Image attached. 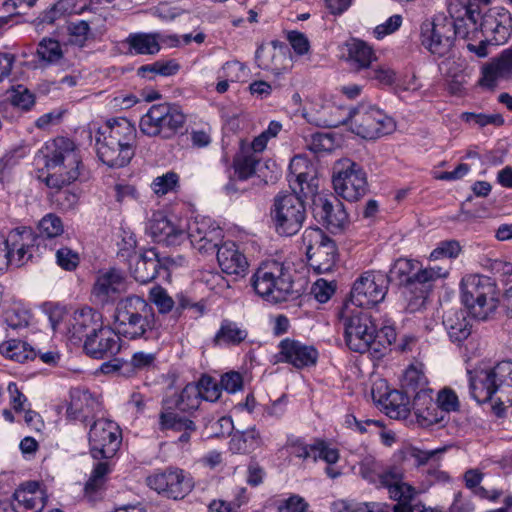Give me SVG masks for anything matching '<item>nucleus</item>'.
I'll return each instance as SVG.
<instances>
[{
  "mask_svg": "<svg viewBox=\"0 0 512 512\" xmlns=\"http://www.w3.org/2000/svg\"><path fill=\"white\" fill-rule=\"evenodd\" d=\"M180 69V65L174 61H156L152 64L143 65L138 68V75L145 76L146 72L156 73L161 76H172Z\"/></svg>",
  "mask_w": 512,
  "mask_h": 512,
  "instance_id": "48",
  "label": "nucleus"
},
{
  "mask_svg": "<svg viewBox=\"0 0 512 512\" xmlns=\"http://www.w3.org/2000/svg\"><path fill=\"white\" fill-rule=\"evenodd\" d=\"M467 372L470 394L478 403L491 400L499 392L500 403L512 405V361H501L494 366L480 364Z\"/></svg>",
  "mask_w": 512,
  "mask_h": 512,
  "instance_id": "6",
  "label": "nucleus"
},
{
  "mask_svg": "<svg viewBox=\"0 0 512 512\" xmlns=\"http://www.w3.org/2000/svg\"><path fill=\"white\" fill-rule=\"evenodd\" d=\"M161 268L158 254L155 250L150 249L136 257V261L131 267V273L137 282L146 284L157 277Z\"/></svg>",
  "mask_w": 512,
  "mask_h": 512,
  "instance_id": "33",
  "label": "nucleus"
},
{
  "mask_svg": "<svg viewBox=\"0 0 512 512\" xmlns=\"http://www.w3.org/2000/svg\"><path fill=\"white\" fill-rule=\"evenodd\" d=\"M327 127L336 128L349 124L350 130L368 140L380 138L395 130L394 120L382 110L370 105H358L340 119L325 120Z\"/></svg>",
  "mask_w": 512,
  "mask_h": 512,
  "instance_id": "8",
  "label": "nucleus"
},
{
  "mask_svg": "<svg viewBox=\"0 0 512 512\" xmlns=\"http://www.w3.org/2000/svg\"><path fill=\"white\" fill-rule=\"evenodd\" d=\"M39 231L41 236H46L47 238L59 236L63 232L62 221L58 216L48 214L40 221Z\"/></svg>",
  "mask_w": 512,
  "mask_h": 512,
  "instance_id": "56",
  "label": "nucleus"
},
{
  "mask_svg": "<svg viewBox=\"0 0 512 512\" xmlns=\"http://www.w3.org/2000/svg\"><path fill=\"white\" fill-rule=\"evenodd\" d=\"M247 337L248 331L245 327L235 321L224 319L213 338V343L215 346H238Z\"/></svg>",
  "mask_w": 512,
  "mask_h": 512,
  "instance_id": "36",
  "label": "nucleus"
},
{
  "mask_svg": "<svg viewBox=\"0 0 512 512\" xmlns=\"http://www.w3.org/2000/svg\"><path fill=\"white\" fill-rule=\"evenodd\" d=\"M468 310L451 308L443 315V325L450 340L460 344L471 334V324L467 318Z\"/></svg>",
  "mask_w": 512,
  "mask_h": 512,
  "instance_id": "30",
  "label": "nucleus"
},
{
  "mask_svg": "<svg viewBox=\"0 0 512 512\" xmlns=\"http://www.w3.org/2000/svg\"><path fill=\"white\" fill-rule=\"evenodd\" d=\"M461 251V247L456 240H446L439 243V245L431 252V259L440 258H455Z\"/></svg>",
  "mask_w": 512,
  "mask_h": 512,
  "instance_id": "61",
  "label": "nucleus"
},
{
  "mask_svg": "<svg viewBox=\"0 0 512 512\" xmlns=\"http://www.w3.org/2000/svg\"><path fill=\"white\" fill-rule=\"evenodd\" d=\"M0 350L3 355L17 362H25L36 356L34 349L20 340L6 341L0 345Z\"/></svg>",
  "mask_w": 512,
  "mask_h": 512,
  "instance_id": "41",
  "label": "nucleus"
},
{
  "mask_svg": "<svg viewBox=\"0 0 512 512\" xmlns=\"http://www.w3.org/2000/svg\"><path fill=\"white\" fill-rule=\"evenodd\" d=\"M302 166L308 168V162L301 156H295L289 165L290 173L295 176V183L299 187L297 194L304 193V185L310 186L308 182L309 173L302 170Z\"/></svg>",
  "mask_w": 512,
  "mask_h": 512,
  "instance_id": "51",
  "label": "nucleus"
},
{
  "mask_svg": "<svg viewBox=\"0 0 512 512\" xmlns=\"http://www.w3.org/2000/svg\"><path fill=\"white\" fill-rule=\"evenodd\" d=\"M402 389L412 397L417 391L427 389V379L425 375L414 367L407 369L404 373Z\"/></svg>",
  "mask_w": 512,
  "mask_h": 512,
  "instance_id": "45",
  "label": "nucleus"
},
{
  "mask_svg": "<svg viewBox=\"0 0 512 512\" xmlns=\"http://www.w3.org/2000/svg\"><path fill=\"white\" fill-rule=\"evenodd\" d=\"M30 319L31 314L25 309L12 308L5 312V322L8 327L14 330L27 327Z\"/></svg>",
  "mask_w": 512,
  "mask_h": 512,
  "instance_id": "58",
  "label": "nucleus"
},
{
  "mask_svg": "<svg viewBox=\"0 0 512 512\" xmlns=\"http://www.w3.org/2000/svg\"><path fill=\"white\" fill-rule=\"evenodd\" d=\"M96 135L110 141L111 144L124 146L128 151L134 152L137 147V130L132 122L126 118H114L100 127Z\"/></svg>",
  "mask_w": 512,
  "mask_h": 512,
  "instance_id": "21",
  "label": "nucleus"
},
{
  "mask_svg": "<svg viewBox=\"0 0 512 512\" xmlns=\"http://www.w3.org/2000/svg\"><path fill=\"white\" fill-rule=\"evenodd\" d=\"M56 262L62 269L66 271H73L78 267L80 263V257L77 252L70 248L64 247L57 250Z\"/></svg>",
  "mask_w": 512,
  "mask_h": 512,
  "instance_id": "59",
  "label": "nucleus"
},
{
  "mask_svg": "<svg viewBox=\"0 0 512 512\" xmlns=\"http://www.w3.org/2000/svg\"><path fill=\"white\" fill-rule=\"evenodd\" d=\"M348 61L356 70H368L371 63L376 60L372 47L364 41L353 39L347 44Z\"/></svg>",
  "mask_w": 512,
  "mask_h": 512,
  "instance_id": "37",
  "label": "nucleus"
},
{
  "mask_svg": "<svg viewBox=\"0 0 512 512\" xmlns=\"http://www.w3.org/2000/svg\"><path fill=\"white\" fill-rule=\"evenodd\" d=\"M222 239L223 231L220 227H216L206 233L205 237L201 239L200 244H193L192 246L200 253H214L221 246Z\"/></svg>",
  "mask_w": 512,
  "mask_h": 512,
  "instance_id": "52",
  "label": "nucleus"
},
{
  "mask_svg": "<svg viewBox=\"0 0 512 512\" xmlns=\"http://www.w3.org/2000/svg\"><path fill=\"white\" fill-rule=\"evenodd\" d=\"M411 396L402 390H392L381 397L380 402L386 410V414L394 419H406L411 414Z\"/></svg>",
  "mask_w": 512,
  "mask_h": 512,
  "instance_id": "35",
  "label": "nucleus"
},
{
  "mask_svg": "<svg viewBox=\"0 0 512 512\" xmlns=\"http://www.w3.org/2000/svg\"><path fill=\"white\" fill-rule=\"evenodd\" d=\"M150 300L156 305L160 314L169 313L173 311L175 307V301L161 286L153 287L150 290Z\"/></svg>",
  "mask_w": 512,
  "mask_h": 512,
  "instance_id": "53",
  "label": "nucleus"
},
{
  "mask_svg": "<svg viewBox=\"0 0 512 512\" xmlns=\"http://www.w3.org/2000/svg\"><path fill=\"white\" fill-rule=\"evenodd\" d=\"M417 423L424 428L440 424L445 421L444 411L439 408L436 402L433 406L424 409L423 412L415 414Z\"/></svg>",
  "mask_w": 512,
  "mask_h": 512,
  "instance_id": "50",
  "label": "nucleus"
},
{
  "mask_svg": "<svg viewBox=\"0 0 512 512\" xmlns=\"http://www.w3.org/2000/svg\"><path fill=\"white\" fill-rule=\"evenodd\" d=\"M439 408L444 411V416L449 412H455L459 409V400L455 392L451 389H443L438 392L437 400L435 401Z\"/></svg>",
  "mask_w": 512,
  "mask_h": 512,
  "instance_id": "60",
  "label": "nucleus"
},
{
  "mask_svg": "<svg viewBox=\"0 0 512 512\" xmlns=\"http://www.w3.org/2000/svg\"><path fill=\"white\" fill-rule=\"evenodd\" d=\"M101 315L91 308H84L74 312L70 322V332L72 337L81 340L83 337L94 335L102 328Z\"/></svg>",
  "mask_w": 512,
  "mask_h": 512,
  "instance_id": "32",
  "label": "nucleus"
},
{
  "mask_svg": "<svg viewBox=\"0 0 512 512\" xmlns=\"http://www.w3.org/2000/svg\"><path fill=\"white\" fill-rule=\"evenodd\" d=\"M278 347L279 352L274 356L275 363H289L295 368L302 369L314 366L317 362L318 352L313 346L285 338L280 341Z\"/></svg>",
  "mask_w": 512,
  "mask_h": 512,
  "instance_id": "20",
  "label": "nucleus"
},
{
  "mask_svg": "<svg viewBox=\"0 0 512 512\" xmlns=\"http://www.w3.org/2000/svg\"><path fill=\"white\" fill-rule=\"evenodd\" d=\"M461 0H450L448 12L450 17L436 16L431 22L421 25L422 45L437 57L447 56L453 48L456 36L468 37V27L475 28L473 10H467Z\"/></svg>",
  "mask_w": 512,
  "mask_h": 512,
  "instance_id": "1",
  "label": "nucleus"
},
{
  "mask_svg": "<svg viewBox=\"0 0 512 512\" xmlns=\"http://www.w3.org/2000/svg\"><path fill=\"white\" fill-rule=\"evenodd\" d=\"M146 231L155 242L166 246L179 245L186 238L185 231L176 227L161 212L153 213L147 224Z\"/></svg>",
  "mask_w": 512,
  "mask_h": 512,
  "instance_id": "25",
  "label": "nucleus"
},
{
  "mask_svg": "<svg viewBox=\"0 0 512 512\" xmlns=\"http://www.w3.org/2000/svg\"><path fill=\"white\" fill-rule=\"evenodd\" d=\"M200 403L201 398L198 386H196V384L189 383L177 396L173 406H168V409H176L183 413H191L198 409Z\"/></svg>",
  "mask_w": 512,
  "mask_h": 512,
  "instance_id": "38",
  "label": "nucleus"
},
{
  "mask_svg": "<svg viewBox=\"0 0 512 512\" xmlns=\"http://www.w3.org/2000/svg\"><path fill=\"white\" fill-rule=\"evenodd\" d=\"M12 498V508L15 512H40L45 506L44 493L35 481L21 484Z\"/></svg>",
  "mask_w": 512,
  "mask_h": 512,
  "instance_id": "27",
  "label": "nucleus"
},
{
  "mask_svg": "<svg viewBox=\"0 0 512 512\" xmlns=\"http://www.w3.org/2000/svg\"><path fill=\"white\" fill-rule=\"evenodd\" d=\"M160 430H173L183 432L184 430L196 431V424L189 418L180 416L173 409H168L160 413Z\"/></svg>",
  "mask_w": 512,
  "mask_h": 512,
  "instance_id": "40",
  "label": "nucleus"
},
{
  "mask_svg": "<svg viewBox=\"0 0 512 512\" xmlns=\"http://www.w3.org/2000/svg\"><path fill=\"white\" fill-rule=\"evenodd\" d=\"M186 115L175 103L152 105L140 119V130L150 137L171 139L184 126Z\"/></svg>",
  "mask_w": 512,
  "mask_h": 512,
  "instance_id": "13",
  "label": "nucleus"
},
{
  "mask_svg": "<svg viewBox=\"0 0 512 512\" xmlns=\"http://www.w3.org/2000/svg\"><path fill=\"white\" fill-rule=\"evenodd\" d=\"M358 464L359 474L363 479L378 488L387 489L390 498L398 501L394 512H424L419 506L412 504L416 490L403 482V475L396 469L383 471L381 463L372 455H364Z\"/></svg>",
  "mask_w": 512,
  "mask_h": 512,
  "instance_id": "5",
  "label": "nucleus"
},
{
  "mask_svg": "<svg viewBox=\"0 0 512 512\" xmlns=\"http://www.w3.org/2000/svg\"><path fill=\"white\" fill-rule=\"evenodd\" d=\"M178 180V175L170 171L162 176L156 177L151 184V188L155 194L162 196L174 190L178 184Z\"/></svg>",
  "mask_w": 512,
  "mask_h": 512,
  "instance_id": "57",
  "label": "nucleus"
},
{
  "mask_svg": "<svg viewBox=\"0 0 512 512\" xmlns=\"http://www.w3.org/2000/svg\"><path fill=\"white\" fill-rule=\"evenodd\" d=\"M251 282L259 296L274 303L286 301L294 294L291 274L278 261L263 263L254 273Z\"/></svg>",
  "mask_w": 512,
  "mask_h": 512,
  "instance_id": "11",
  "label": "nucleus"
},
{
  "mask_svg": "<svg viewBox=\"0 0 512 512\" xmlns=\"http://www.w3.org/2000/svg\"><path fill=\"white\" fill-rule=\"evenodd\" d=\"M196 386L200 391L201 399L215 402L220 398L222 388L214 378L204 375Z\"/></svg>",
  "mask_w": 512,
  "mask_h": 512,
  "instance_id": "49",
  "label": "nucleus"
},
{
  "mask_svg": "<svg viewBox=\"0 0 512 512\" xmlns=\"http://www.w3.org/2000/svg\"><path fill=\"white\" fill-rule=\"evenodd\" d=\"M125 291V280L122 273L116 269H110L98 275L92 295L96 301L101 304H109L116 301Z\"/></svg>",
  "mask_w": 512,
  "mask_h": 512,
  "instance_id": "24",
  "label": "nucleus"
},
{
  "mask_svg": "<svg viewBox=\"0 0 512 512\" xmlns=\"http://www.w3.org/2000/svg\"><path fill=\"white\" fill-rule=\"evenodd\" d=\"M36 54L45 64H56L64 56L59 41L52 38H43L37 46Z\"/></svg>",
  "mask_w": 512,
  "mask_h": 512,
  "instance_id": "42",
  "label": "nucleus"
},
{
  "mask_svg": "<svg viewBox=\"0 0 512 512\" xmlns=\"http://www.w3.org/2000/svg\"><path fill=\"white\" fill-rule=\"evenodd\" d=\"M461 302L477 319L485 320L499 303L496 283L488 276L467 275L460 284Z\"/></svg>",
  "mask_w": 512,
  "mask_h": 512,
  "instance_id": "9",
  "label": "nucleus"
},
{
  "mask_svg": "<svg viewBox=\"0 0 512 512\" xmlns=\"http://www.w3.org/2000/svg\"><path fill=\"white\" fill-rule=\"evenodd\" d=\"M89 445L94 459H110L120 445L118 427L112 421L99 419L94 421L89 431Z\"/></svg>",
  "mask_w": 512,
  "mask_h": 512,
  "instance_id": "18",
  "label": "nucleus"
},
{
  "mask_svg": "<svg viewBox=\"0 0 512 512\" xmlns=\"http://www.w3.org/2000/svg\"><path fill=\"white\" fill-rule=\"evenodd\" d=\"M216 227L211 225L207 219L194 220L188 224L187 232H185L186 237L190 240L191 245L200 244L201 239L205 237L206 233Z\"/></svg>",
  "mask_w": 512,
  "mask_h": 512,
  "instance_id": "54",
  "label": "nucleus"
},
{
  "mask_svg": "<svg viewBox=\"0 0 512 512\" xmlns=\"http://www.w3.org/2000/svg\"><path fill=\"white\" fill-rule=\"evenodd\" d=\"M467 10H473L475 28L468 27L469 39H477L481 33L490 44H505L512 34V15L502 7L492 8L482 14L477 0H461Z\"/></svg>",
  "mask_w": 512,
  "mask_h": 512,
  "instance_id": "10",
  "label": "nucleus"
},
{
  "mask_svg": "<svg viewBox=\"0 0 512 512\" xmlns=\"http://www.w3.org/2000/svg\"><path fill=\"white\" fill-rule=\"evenodd\" d=\"M447 275L448 270L440 266L421 268L417 261L399 258L386 277L388 282H397L404 288L403 293L408 300L407 307L411 312H415L424 307L435 281Z\"/></svg>",
  "mask_w": 512,
  "mask_h": 512,
  "instance_id": "2",
  "label": "nucleus"
},
{
  "mask_svg": "<svg viewBox=\"0 0 512 512\" xmlns=\"http://www.w3.org/2000/svg\"><path fill=\"white\" fill-rule=\"evenodd\" d=\"M512 78V50H503L498 57L493 58L482 67V77L478 83L481 87L493 89L498 80Z\"/></svg>",
  "mask_w": 512,
  "mask_h": 512,
  "instance_id": "26",
  "label": "nucleus"
},
{
  "mask_svg": "<svg viewBox=\"0 0 512 512\" xmlns=\"http://www.w3.org/2000/svg\"><path fill=\"white\" fill-rule=\"evenodd\" d=\"M309 504L306 500L296 494L289 496L287 499L278 501V512H306Z\"/></svg>",
  "mask_w": 512,
  "mask_h": 512,
  "instance_id": "62",
  "label": "nucleus"
},
{
  "mask_svg": "<svg viewBox=\"0 0 512 512\" xmlns=\"http://www.w3.org/2000/svg\"><path fill=\"white\" fill-rule=\"evenodd\" d=\"M306 255L317 273L331 272L337 258V247L320 228H307L302 236Z\"/></svg>",
  "mask_w": 512,
  "mask_h": 512,
  "instance_id": "14",
  "label": "nucleus"
},
{
  "mask_svg": "<svg viewBox=\"0 0 512 512\" xmlns=\"http://www.w3.org/2000/svg\"><path fill=\"white\" fill-rule=\"evenodd\" d=\"M40 153L47 171L43 181L49 188L60 190L79 178L83 165L79 151L72 140L57 137L47 141Z\"/></svg>",
  "mask_w": 512,
  "mask_h": 512,
  "instance_id": "3",
  "label": "nucleus"
},
{
  "mask_svg": "<svg viewBox=\"0 0 512 512\" xmlns=\"http://www.w3.org/2000/svg\"><path fill=\"white\" fill-rule=\"evenodd\" d=\"M306 148L313 153L331 151L333 147L332 137L327 133L316 132L305 137Z\"/></svg>",
  "mask_w": 512,
  "mask_h": 512,
  "instance_id": "55",
  "label": "nucleus"
},
{
  "mask_svg": "<svg viewBox=\"0 0 512 512\" xmlns=\"http://www.w3.org/2000/svg\"><path fill=\"white\" fill-rule=\"evenodd\" d=\"M147 484L159 494L175 500L184 498L192 487L190 480L185 479L180 469H168L151 475L147 478Z\"/></svg>",
  "mask_w": 512,
  "mask_h": 512,
  "instance_id": "19",
  "label": "nucleus"
},
{
  "mask_svg": "<svg viewBox=\"0 0 512 512\" xmlns=\"http://www.w3.org/2000/svg\"><path fill=\"white\" fill-rule=\"evenodd\" d=\"M217 261L226 274L244 275L248 268L246 257L234 242L223 243L217 250Z\"/></svg>",
  "mask_w": 512,
  "mask_h": 512,
  "instance_id": "31",
  "label": "nucleus"
},
{
  "mask_svg": "<svg viewBox=\"0 0 512 512\" xmlns=\"http://www.w3.org/2000/svg\"><path fill=\"white\" fill-rule=\"evenodd\" d=\"M120 336L111 328L102 326L94 335L85 339L84 351L94 359L113 357L121 349Z\"/></svg>",
  "mask_w": 512,
  "mask_h": 512,
  "instance_id": "22",
  "label": "nucleus"
},
{
  "mask_svg": "<svg viewBox=\"0 0 512 512\" xmlns=\"http://www.w3.org/2000/svg\"><path fill=\"white\" fill-rule=\"evenodd\" d=\"M95 145L98 158L110 168L125 167L135 155L124 146L111 144L109 140L98 135H95Z\"/></svg>",
  "mask_w": 512,
  "mask_h": 512,
  "instance_id": "29",
  "label": "nucleus"
},
{
  "mask_svg": "<svg viewBox=\"0 0 512 512\" xmlns=\"http://www.w3.org/2000/svg\"><path fill=\"white\" fill-rule=\"evenodd\" d=\"M388 291V279L385 274L374 271L364 272L358 277L350 292V301L354 308L371 307L382 302Z\"/></svg>",
  "mask_w": 512,
  "mask_h": 512,
  "instance_id": "17",
  "label": "nucleus"
},
{
  "mask_svg": "<svg viewBox=\"0 0 512 512\" xmlns=\"http://www.w3.org/2000/svg\"><path fill=\"white\" fill-rule=\"evenodd\" d=\"M312 215L331 233H340L349 225L344 204L332 193H318L312 198Z\"/></svg>",
  "mask_w": 512,
  "mask_h": 512,
  "instance_id": "15",
  "label": "nucleus"
},
{
  "mask_svg": "<svg viewBox=\"0 0 512 512\" xmlns=\"http://www.w3.org/2000/svg\"><path fill=\"white\" fill-rule=\"evenodd\" d=\"M99 408V401L88 390L75 388L70 392V403L66 410V416L71 420L85 423L94 417Z\"/></svg>",
  "mask_w": 512,
  "mask_h": 512,
  "instance_id": "28",
  "label": "nucleus"
},
{
  "mask_svg": "<svg viewBox=\"0 0 512 512\" xmlns=\"http://www.w3.org/2000/svg\"><path fill=\"white\" fill-rule=\"evenodd\" d=\"M260 159L254 154L237 155L233 160L234 174L239 181H245L256 173Z\"/></svg>",
  "mask_w": 512,
  "mask_h": 512,
  "instance_id": "43",
  "label": "nucleus"
},
{
  "mask_svg": "<svg viewBox=\"0 0 512 512\" xmlns=\"http://www.w3.org/2000/svg\"><path fill=\"white\" fill-rule=\"evenodd\" d=\"M340 320L344 328L345 343L351 351H373L375 357L383 355L379 346H385L381 340L376 341V322L368 311L346 304L340 312Z\"/></svg>",
  "mask_w": 512,
  "mask_h": 512,
  "instance_id": "7",
  "label": "nucleus"
},
{
  "mask_svg": "<svg viewBox=\"0 0 512 512\" xmlns=\"http://www.w3.org/2000/svg\"><path fill=\"white\" fill-rule=\"evenodd\" d=\"M289 181L293 192L276 195L270 210L271 221L276 233L287 237L296 235L306 220L305 204L297 194L293 181Z\"/></svg>",
  "mask_w": 512,
  "mask_h": 512,
  "instance_id": "12",
  "label": "nucleus"
},
{
  "mask_svg": "<svg viewBox=\"0 0 512 512\" xmlns=\"http://www.w3.org/2000/svg\"><path fill=\"white\" fill-rule=\"evenodd\" d=\"M336 284L325 279H318L312 286L311 293L320 303L327 302L335 293Z\"/></svg>",
  "mask_w": 512,
  "mask_h": 512,
  "instance_id": "64",
  "label": "nucleus"
},
{
  "mask_svg": "<svg viewBox=\"0 0 512 512\" xmlns=\"http://www.w3.org/2000/svg\"><path fill=\"white\" fill-rule=\"evenodd\" d=\"M123 43L131 55H155L161 49L159 33H130Z\"/></svg>",
  "mask_w": 512,
  "mask_h": 512,
  "instance_id": "34",
  "label": "nucleus"
},
{
  "mask_svg": "<svg viewBox=\"0 0 512 512\" xmlns=\"http://www.w3.org/2000/svg\"><path fill=\"white\" fill-rule=\"evenodd\" d=\"M38 239L39 237L27 228H16L8 232L7 245L12 266L18 268L31 260L34 242Z\"/></svg>",
  "mask_w": 512,
  "mask_h": 512,
  "instance_id": "23",
  "label": "nucleus"
},
{
  "mask_svg": "<svg viewBox=\"0 0 512 512\" xmlns=\"http://www.w3.org/2000/svg\"><path fill=\"white\" fill-rule=\"evenodd\" d=\"M67 34L68 43L80 48L84 47L86 42L92 37L90 25L85 20L70 22L67 25Z\"/></svg>",
  "mask_w": 512,
  "mask_h": 512,
  "instance_id": "44",
  "label": "nucleus"
},
{
  "mask_svg": "<svg viewBox=\"0 0 512 512\" xmlns=\"http://www.w3.org/2000/svg\"><path fill=\"white\" fill-rule=\"evenodd\" d=\"M114 326L118 334L129 340H157L160 337L153 307L139 296L118 301Z\"/></svg>",
  "mask_w": 512,
  "mask_h": 512,
  "instance_id": "4",
  "label": "nucleus"
},
{
  "mask_svg": "<svg viewBox=\"0 0 512 512\" xmlns=\"http://www.w3.org/2000/svg\"><path fill=\"white\" fill-rule=\"evenodd\" d=\"M366 77L377 81L378 84L389 86L395 82V72L387 66H378L376 68H369L366 72Z\"/></svg>",
  "mask_w": 512,
  "mask_h": 512,
  "instance_id": "63",
  "label": "nucleus"
},
{
  "mask_svg": "<svg viewBox=\"0 0 512 512\" xmlns=\"http://www.w3.org/2000/svg\"><path fill=\"white\" fill-rule=\"evenodd\" d=\"M337 195L349 202H356L369 191L367 174L357 163L346 160L332 178Z\"/></svg>",
  "mask_w": 512,
  "mask_h": 512,
  "instance_id": "16",
  "label": "nucleus"
},
{
  "mask_svg": "<svg viewBox=\"0 0 512 512\" xmlns=\"http://www.w3.org/2000/svg\"><path fill=\"white\" fill-rule=\"evenodd\" d=\"M260 445V433L253 427L234 434L230 441V450L236 453H250Z\"/></svg>",
  "mask_w": 512,
  "mask_h": 512,
  "instance_id": "39",
  "label": "nucleus"
},
{
  "mask_svg": "<svg viewBox=\"0 0 512 512\" xmlns=\"http://www.w3.org/2000/svg\"><path fill=\"white\" fill-rule=\"evenodd\" d=\"M11 104L23 111H29L35 104L34 94L23 85H17L10 91Z\"/></svg>",
  "mask_w": 512,
  "mask_h": 512,
  "instance_id": "47",
  "label": "nucleus"
},
{
  "mask_svg": "<svg viewBox=\"0 0 512 512\" xmlns=\"http://www.w3.org/2000/svg\"><path fill=\"white\" fill-rule=\"evenodd\" d=\"M110 472L108 462L99 461L93 468L89 480L85 484L86 495H92L102 488L105 476Z\"/></svg>",
  "mask_w": 512,
  "mask_h": 512,
  "instance_id": "46",
  "label": "nucleus"
}]
</instances>
